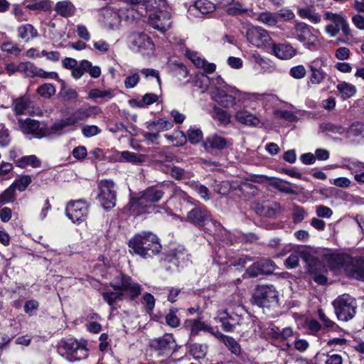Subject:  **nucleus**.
<instances>
[{"mask_svg":"<svg viewBox=\"0 0 364 364\" xmlns=\"http://www.w3.org/2000/svg\"><path fill=\"white\" fill-rule=\"evenodd\" d=\"M0 48L1 51L11 55H18L21 52L20 48L13 42H5L1 44Z\"/></svg>","mask_w":364,"mask_h":364,"instance_id":"obj_60","label":"nucleus"},{"mask_svg":"<svg viewBox=\"0 0 364 364\" xmlns=\"http://www.w3.org/2000/svg\"><path fill=\"white\" fill-rule=\"evenodd\" d=\"M318 316L321 321L323 323V327L326 329H335L338 325L331 320L321 309L318 310Z\"/></svg>","mask_w":364,"mask_h":364,"instance_id":"obj_59","label":"nucleus"},{"mask_svg":"<svg viewBox=\"0 0 364 364\" xmlns=\"http://www.w3.org/2000/svg\"><path fill=\"white\" fill-rule=\"evenodd\" d=\"M75 124V121L72 119L71 117H68L65 119H62L55 123H54L51 127V129L54 132H63L68 127Z\"/></svg>","mask_w":364,"mask_h":364,"instance_id":"obj_48","label":"nucleus"},{"mask_svg":"<svg viewBox=\"0 0 364 364\" xmlns=\"http://www.w3.org/2000/svg\"><path fill=\"white\" fill-rule=\"evenodd\" d=\"M195 7L203 14L211 13L215 10V6L208 0H197Z\"/></svg>","mask_w":364,"mask_h":364,"instance_id":"obj_43","label":"nucleus"},{"mask_svg":"<svg viewBox=\"0 0 364 364\" xmlns=\"http://www.w3.org/2000/svg\"><path fill=\"white\" fill-rule=\"evenodd\" d=\"M202 146L208 152L214 150L220 151L228 146V141L220 135L213 134L206 137Z\"/></svg>","mask_w":364,"mask_h":364,"instance_id":"obj_19","label":"nucleus"},{"mask_svg":"<svg viewBox=\"0 0 364 364\" xmlns=\"http://www.w3.org/2000/svg\"><path fill=\"white\" fill-rule=\"evenodd\" d=\"M148 23L153 28L164 33L171 28L172 23L171 15L166 10L156 11L149 15Z\"/></svg>","mask_w":364,"mask_h":364,"instance_id":"obj_13","label":"nucleus"},{"mask_svg":"<svg viewBox=\"0 0 364 364\" xmlns=\"http://www.w3.org/2000/svg\"><path fill=\"white\" fill-rule=\"evenodd\" d=\"M98 200L102 206L109 210L116 205L117 191L115 183L112 180H102L98 185Z\"/></svg>","mask_w":364,"mask_h":364,"instance_id":"obj_7","label":"nucleus"},{"mask_svg":"<svg viewBox=\"0 0 364 364\" xmlns=\"http://www.w3.org/2000/svg\"><path fill=\"white\" fill-rule=\"evenodd\" d=\"M75 6L69 0L58 1L54 7V11L63 17H70L74 15Z\"/></svg>","mask_w":364,"mask_h":364,"instance_id":"obj_24","label":"nucleus"},{"mask_svg":"<svg viewBox=\"0 0 364 364\" xmlns=\"http://www.w3.org/2000/svg\"><path fill=\"white\" fill-rule=\"evenodd\" d=\"M18 166L24 168L28 165L31 166L33 168H38L41 165V160L35 155H29L23 156L16 161Z\"/></svg>","mask_w":364,"mask_h":364,"instance_id":"obj_35","label":"nucleus"},{"mask_svg":"<svg viewBox=\"0 0 364 364\" xmlns=\"http://www.w3.org/2000/svg\"><path fill=\"white\" fill-rule=\"evenodd\" d=\"M336 88L341 95L343 99L346 100L353 97L356 92L355 87L346 82L338 83Z\"/></svg>","mask_w":364,"mask_h":364,"instance_id":"obj_36","label":"nucleus"},{"mask_svg":"<svg viewBox=\"0 0 364 364\" xmlns=\"http://www.w3.org/2000/svg\"><path fill=\"white\" fill-rule=\"evenodd\" d=\"M275 264L270 259H262L254 262L245 271L249 278H255L259 275L270 274L275 269Z\"/></svg>","mask_w":364,"mask_h":364,"instance_id":"obj_15","label":"nucleus"},{"mask_svg":"<svg viewBox=\"0 0 364 364\" xmlns=\"http://www.w3.org/2000/svg\"><path fill=\"white\" fill-rule=\"evenodd\" d=\"M59 95L65 101L76 100L78 97L76 90L65 85L64 82L62 84Z\"/></svg>","mask_w":364,"mask_h":364,"instance_id":"obj_38","label":"nucleus"},{"mask_svg":"<svg viewBox=\"0 0 364 364\" xmlns=\"http://www.w3.org/2000/svg\"><path fill=\"white\" fill-rule=\"evenodd\" d=\"M129 42L132 48L143 55H149L154 50L151 39L143 32H134L129 36Z\"/></svg>","mask_w":364,"mask_h":364,"instance_id":"obj_10","label":"nucleus"},{"mask_svg":"<svg viewBox=\"0 0 364 364\" xmlns=\"http://www.w3.org/2000/svg\"><path fill=\"white\" fill-rule=\"evenodd\" d=\"M272 50L274 55L282 60L290 59L296 53V50L291 45L286 43H272Z\"/></svg>","mask_w":364,"mask_h":364,"instance_id":"obj_22","label":"nucleus"},{"mask_svg":"<svg viewBox=\"0 0 364 364\" xmlns=\"http://www.w3.org/2000/svg\"><path fill=\"white\" fill-rule=\"evenodd\" d=\"M38 93L44 98H50L55 92V87L50 83H45L37 89Z\"/></svg>","mask_w":364,"mask_h":364,"instance_id":"obj_57","label":"nucleus"},{"mask_svg":"<svg viewBox=\"0 0 364 364\" xmlns=\"http://www.w3.org/2000/svg\"><path fill=\"white\" fill-rule=\"evenodd\" d=\"M18 124L19 129L25 134H30L36 138H42L46 135L45 126L37 120L30 118L19 119Z\"/></svg>","mask_w":364,"mask_h":364,"instance_id":"obj_14","label":"nucleus"},{"mask_svg":"<svg viewBox=\"0 0 364 364\" xmlns=\"http://www.w3.org/2000/svg\"><path fill=\"white\" fill-rule=\"evenodd\" d=\"M121 157L124 161L134 164H140L143 162V156L141 155L129 151L121 152Z\"/></svg>","mask_w":364,"mask_h":364,"instance_id":"obj_47","label":"nucleus"},{"mask_svg":"<svg viewBox=\"0 0 364 364\" xmlns=\"http://www.w3.org/2000/svg\"><path fill=\"white\" fill-rule=\"evenodd\" d=\"M243 309L240 306L237 308V316L238 317L237 325L243 327V329L247 330L250 327L252 322V318L249 315H242Z\"/></svg>","mask_w":364,"mask_h":364,"instance_id":"obj_44","label":"nucleus"},{"mask_svg":"<svg viewBox=\"0 0 364 364\" xmlns=\"http://www.w3.org/2000/svg\"><path fill=\"white\" fill-rule=\"evenodd\" d=\"M105 26L109 29H118L121 23V18L117 12L106 10L105 14Z\"/></svg>","mask_w":364,"mask_h":364,"instance_id":"obj_27","label":"nucleus"},{"mask_svg":"<svg viewBox=\"0 0 364 364\" xmlns=\"http://www.w3.org/2000/svg\"><path fill=\"white\" fill-rule=\"evenodd\" d=\"M171 68L176 77H177L178 80L184 79L188 75L186 67L181 63H172Z\"/></svg>","mask_w":364,"mask_h":364,"instance_id":"obj_54","label":"nucleus"},{"mask_svg":"<svg viewBox=\"0 0 364 364\" xmlns=\"http://www.w3.org/2000/svg\"><path fill=\"white\" fill-rule=\"evenodd\" d=\"M89 205L84 200L69 202L65 208L67 217L75 224H80L87 219Z\"/></svg>","mask_w":364,"mask_h":364,"instance_id":"obj_8","label":"nucleus"},{"mask_svg":"<svg viewBox=\"0 0 364 364\" xmlns=\"http://www.w3.org/2000/svg\"><path fill=\"white\" fill-rule=\"evenodd\" d=\"M289 184V182L286 181H282V180H275L272 182L271 185L274 188L277 189L280 192L289 193V194H294L296 193V191L292 189L290 186L288 185Z\"/></svg>","mask_w":364,"mask_h":364,"instance_id":"obj_52","label":"nucleus"},{"mask_svg":"<svg viewBox=\"0 0 364 364\" xmlns=\"http://www.w3.org/2000/svg\"><path fill=\"white\" fill-rule=\"evenodd\" d=\"M309 67L311 71V74L309 77V83H311L312 85L321 84L326 77V73L322 69L318 68L315 62L309 65Z\"/></svg>","mask_w":364,"mask_h":364,"instance_id":"obj_28","label":"nucleus"},{"mask_svg":"<svg viewBox=\"0 0 364 364\" xmlns=\"http://www.w3.org/2000/svg\"><path fill=\"white\" fill-rule=\"evenodd\" d=\"M185 326L189 328L191 337L197 336L200 331H206L209 329V327L202 321L201 317L193 320H186Z\"/></svg>","mask_w":364,"mask_h":364,"instance_id":"obj_26","label":"nucleus"},{"mask_svg":"<svg viewBox=\"0 0 364 364\" xmlns=\"http://www.w3.org/2000/svg\"><path fill=\"white\" fill-rule=\"evenodd\" d=\"M17 33L18 37L25 42H28L38 36L37 29L30 23H26L18 26L17 28Z\"/></svg>","mask_w":364,"mask_h":364,"instance_id":"obj_25","label":"nucleus"},{"mask_svg":"<svg viewBox=\"0 0 364 364\" xmlns=\"http://www.w3.org/2000/svg\"><path fill=\"white\" fill-rule=\"evenodd\" d=\"M186 221L200 227L205 225L209 222H213L215 226H220L216 221H213L210 212L203 205H196L192 208L187 213Z\"/></svg>","mask_w":364,"mask_h":364,"instance_id":"obj_11","label":"nucleus"},{"mask_svg":"<svg viewBox=\"0 0 364 364\" xmlns=\"http://www.w3.org/2000/svg\"><path fill=\"white\" fill-rule=\"evenodd\" d=\"M129 247L143 258L157 255L161 249L158 237L151 232H142L134 235L129 242Z\"/></svg>","mask_w":364,"mask_h":364,"instance_id":"obj_2","label":"nucleus"},{"mask_svg":"<svg viewBox=\"0 0 364 364\" xmlns=\"http://www.w3.org/2000/svg\"><path fill=\"white\" fill-rule=\"evenodd\" d=\"M346 272L351 278L364 282V258L353 257L351 262L346 267Z\"/></svg>","mask_w":364,"mask_h":364,"instance_id":"obj_18","label":"nucleus"},{"mask_svg":"<svg viewBox=\"0 0 364 364\" xmlns=\"http://www.w3.org/2000/svg\"><path fill=\"white\" fill-rule=\"evenodd\" d=\"M187 137L191 144H196L201 141L203 134L200 129L191 127L187 132Z\"/></svg>","mask_w":364,"mask_h":364,"instance_id":"obj_45","label":"nucleus"},{"mask_svg":"<svg viewBox=\"0 0 364 364\" xmlns=\"http://www.w3.org/2000/svg\"><path fill=\"white\" fill-rule=\"evenodd\" d=\"M335 314L338 321L347 322L356 314V300L348 294L338 296L332 302Z\"/></svg>","mask_w":364,"mask_h":364,"instance_id":"obj_3","label":"nucleus"},{"mask_svg":"<svg viewBox=\"0 0 364 364\" xmlns=\"http://www.w3.org/2000/svg\"><path fill=\"white\" fill-rule=\"evenodd\" d=\"M257 19L259 21L269 26H275L277 23L276 15L270 12H262L259 14Z\"/></svg>","mask_w":364,"mask_h":364,"instance_id":"obj_55","label":"nucleus"},{"mask_svg":"<svg viewBox=\"0 0 364 364\" xmlns=\"http://www.w3.org/2000/svg\"><path fill=\"white\" fill-rule=\"evenodd\" d=\"M322 128L323 131L333 134H338L340 135L346 133V128L340 124H336L332 122H327L323 124Z\"/></svg>","mask_w":364,"mask_h":364,"instance_id":"obj_56","label":"nucleus"},{"mask_svg":"<svg viewBox=\"0 0 364 364\" xmlns=\"http://www.w3.org/2000/svg\"><path fill=\"white\" fill-rule=\"evenodd\" d=\"M239 90L230 87L229 88L215 93V100L223 107H233L238 102Z\"/></svg>","mask_w":364,"mask_h":364,"instance_id":"obj_17","label":"nucleus"},{"mask_svg":"<svg viewBox=\"0 0 364 364\" xmlns=\"http://www.w3.org/2000/svg\"><path fill=\"white\" fill-rule=\"evenodd\" d=\"M16 188L12 184L0 194V204H5L13 202L16 198Z\"/></svg>","mask_w":364,"mask_h":364,"instance_id":"obj_49","label":"nucleus"},{"mask_svg":"<svg viewBox=\"0 0 364 364\" xmlns=\"http://www.w3.org/2000/svg\"><path fill=\"white\" fill-rule=\"evenodd\" d=\"M323 17L326 20L331 21L334 26L340 28L342 24L346 21V18L340 14H334L330 11H326Z\"/></svg>","mask_w":364,"mask_h":364,"instance_id":"obj_51","label":"nucleus"},{"mask_svg":"<svg viewBox=\"0 0 364 364\" xmlns=\"http://www.w3.org/2000/svg\"><path fill=\"white\" fill-rule=\"evenodd\" d=\"M12 106L16 114H26L29 109L30 100L27 97L17 98L14 100Z\"/></svg>","mask_w":364,"mask_h":364,"instance_id":"obj_31","label":"nucleus"},{"mask_svg":"<svg viewBox=\"0 0 364 364\" xmlns=\"http://www.w3.org/2000/svg\"><path fill=\"white\" fill-rule=\"evenodd\" d=\"M291 37L295 38L309 50L315 49L318 45V40L309 26L304 22H296L291 31Z\"/></svg>","mask_w":364,"mask_h":364,"instance_id":"obj_6","label":"nucleus"},{"mask_svg":"<svg viewBox=\"0 0 364 364\" xmlns=\"http://www.w3.org/2000/svg\"><path fill=\"white\" fill-rule=\"evenodd\" d=\"M274 114L277 118L284 119L289 122H294L296 119V115L288 110L277 109L274 111Z\"/></svg>","mask_w":364,"mask_h":364,"instance_id":"obj_64","label":"nucleus"},{"mask_svg":"<svg viewBox=\"0 0 364 364\" xmlns=\"http://www.w3.org/2000/svg\"><path fill=\"white\" fill-rule=\"evenodd\" d=\"M114 96V90L111 89L102 90L100 89H92L88 93V98L96 100L101 98L105 101L111 100Z\"/></svg>","mask_w":364,"mask_h":364,"instance_id":"obj_33","label":"nucleus"},{"mask_svg":"<svg viewBox=\"0 0 364 364\" xmlns=\"http://www.w3.org/2000/svg\"><path fill=\"white\" fill-rule=\"evenodd\" d=\"M113 291L106 290L102 293L103 299L111 306L124 299L127 295L131 301L138 297L142 291L141 286L127 275L120 274L111 282Z\"/></svg>","mask_w":364,"mask_h":364,"instance_id":"obj_1","label":"nucleus"},{"mask_svg":"<svg viewBox=\"0 0 364 364\" xmlns=\"http://www.w3.org/2000/svg\"><path fill=\"white\" fill-rule=\"evenodd\" d=\"M187 55L195 65L203 68L205 72L213 73L215 70L216 65L214 63L206 62L204 59L198 57L196 53H188Z\"/></svg>","mask_w":364,"mask_h":364,"instance_id":"obj_29","label":"nucleus"},{"mask_svg":"<svg viewBox=\"0 0 364 364\" xmlns=\"http://www.w3.org/2000/svg\"><path fill=\"white\" fill-rule=\"evenodd\" d=\"M173 126V123L171 121L164 119H159L156 122L150 123L147 128L151 132H157L159 133L161 132L171 129Z\"/></svg>","mask_w":364,"mask_h":364,"instance_id":"obj_32","label":"nucleus"},{"mask_svg":"<svg viewBox=\"0 0 364 364\" xmlns=\"http://www.w3.org/2000/svg\"><path fill=\"white\" fill-rule=\"evenodd\" d=\"M26 7L30 10L49 11L51 9L50 1L49 0L33 1L26 5Z\"/></svg>","mask_w":364,"mask_h":364,"instance_id":"obj_40","label":"nucleus"},{"mask_svg":"<svg viewBox=\"0 0 364 364\" xmlns=\"http://www.w3.org/2000/svg\"><path fill=\"white\" fill-rule=\"evenodd\" d=\"M247 11V9H246L242 4L240 2H235L234 4L228 8L227 13L230 16H237L242 14H245Z\"/></svg>","mask_w":364,"mask_h":364,"instance_id":"obj_62","label":"nucleus"},{"mask_svg":"<svg viewBox=\"0 0 364 364\" xmlns=\"http://www.w3.org/2000/svg\"><path fill=\"white\" fill-rule=\"evenodd\" d=\"M213 117L219 122L220 124L226 125L230 122V114L221 108L215 107L213 109Z\"/></svg>","mask_w":364,"mask_h":364,"instance_id":"obj_37","label":"nucleus"},{"mask_svg":"<svg viewBox=\"0 0 364 364\" xmlns=\"http://www.w3.org/2000/svg\"><path fill=\"white\" fill-rule=\"evenodd\" d=\"M143 5L146 7L156 9L157 11L162 10L167 6L166 0H143Z\"/></svg>","mask_w":364,"mask_h":364,"instance_id":"obj_61","label":"nucleus"},{"mask_svg":"<svg viewBox=\"0 0 364 364\" xmlns=\"http://www.w3.org/2000/svg\"><path fill=\"white\" fill-rule=\"evenodd\" d=\"M32 179L28 175L21 176L12 183L14 188L21 192L24 191L31 183Z\"/></svg>","mask_w":364,"mask_h":364,"instance_id":"obj_46","label":"nucleus"},{"mask_svg":"<svg viewBox=\"0 0 364 364\" xmlns=\"http://www.w3.org/2000/svg\"><path fill=\"white\" fill-rule=\"evenodd\" d=\"M352 259L353 257L343 254H334L331 257V263L337 268H343L345 271L346 266Z\"/></svg>","mask_w":364,"mask_h":364,"instance_id":"obj_34","label":"nucleus"},{"mask_svg":"<svg viewBox=\"0 0 364 364\" xmlns=\"http://www.w3.org/2000/svg\"><path fill=\"white\" fill-rule=\"evenodd\" d=\"M145 200L151 205L159 202L164 196L163 186H152L141 193Z\"/></svg>","mask_w":364,"mask_h":364,"instance_id":"obj_21","label":"nucleus"},{"mask_svg":"<svg viewBox=\"0 0 364 364\" xmlns=\"http://www.w3.org/2000/svg\"><path fill=\"white\" fill-rule=\"evenodd\" d=\"M149 346L151 355L156 358L170 357L176 350V343L172 333L151 339Z\"/></svg>","mask_w":364,"mask_h":364,"instance_id":"obj_4","label":"nucleus"},{"mask_svg":"<svg viewBox=\"0 0 364 364\" xmlns=\"http://www.w3.org/2000/svg\"><path fill=\"white\" fill-rule=\"evenodd\" d=\"M36 67L31 63H21L18 65V72L24 73L28 77H33L35 75Z\"/></svg>","mask_w":364,"mask_h":364,"instance_id":"obj_58","label":"nucleus"},{"mask_svg":"<svg viewBox=\"0 0 364 364\" xmlns=\"http://www.w3.org/2000/svg\"><path fill=\"white\" fill-rule=\"evenodd\" d=\"M178 309L171 308L166 315V323L171 328H177L180 325V318L176 315Z\"/></svg>","mask_w":364,"mask_h":364,"instance_id":"obj_41","label":"nucleus"},{"mask_svg":"<svg viewBox=\"0 0 364 364\" xmlns=\"http://www.w3.org/2000/svg\"><path fill=\"white\" fill-rule=\"evenodd\" d=\"M154 208L155 206L149 203L141 194L137 198H132L127 205L129 213L133 215L149 213L151 210H154Z\"/></svg>","mask_w":364,"mask_h":364,"instance_id":"obj_16","label":"nucleus"},{"mask_svg":"<svg viewBox=\"0 0 364 364\" xmlns=\"http://www.w3.org/2000/svg\"><path fill=\"white\" fill-rule=\"evenodd\" d=\"M341 167L348 169L352 173H354L363 170L364 168V164L356 160L345 159Z\"/></svg>","mask_w":364,"mask_h":364,"instance_id":"obj_39","label":"nucleus"},{"mask_svg":"<svg viewBox=\"0 0 364 364\" xmlns=\"http://www.w3.org/2000/svg\"><path fill=\"white\" fill-rule=\"evenodd\" d=\"M223 343L232 352V353L238 355L241 352L240 344L232 337L223 336Z\"/></svg>","mask_w":364,"mask_h":364,"instance_id":"obj_50","label":"nucleus"},{"mask_svg":"<svg viewBox=\"0 0 364 364\" xmlns=\"http://www.w3.org/2000/svg\"><path fill=\"white\" fill-rule=\"evenodd\" d=\"M189 262L188 252L181 247L176 248L173 253V262L178 266H184Z\"/></svg>","mask_w":364,"mask_h":364,"instance_id":"obj_30","label":"nucleus"},{"mask_svg":"<svg viewBox=\"0 0 364 364\" xmlns=\"http://www.w3.org/2000/svg\"><path fill=\"white\" fill-rule=\"evenodd\" d=\"M306 74V68L302 65L294 66L289 70V75L294 79L297 80L304 78Z\"/></svg>","mask_w":364,"mask_h":364,"instance_id":"obj_63","label":"nucleus"},{"mask_svg":"<svg viewBox=\"0 0 364 364\" xmlns=\"http://www.w3.org/2000/svg\"><path fill=\"white\" fill-rule=\"evenodd\" d=\"M59 349L65 350V353L70 355L74 360H82L88 355L86 342L78 341L73 338L62 341Z\"/></svg>","mask_w":364,"mask_h":364,"instance_id":"obj_9","label":"nucleus"},{"mask_svg":"<svg viewBox=\"0 0 364 364\" xmlns=\"http://www.w3.org/2000/svg\"><path fill=\"white\" fill-rule=\"evenodd\" d=\"M277 291L273 286L258 287L252 297V303L260 308H270L278 304Z\"/></svg>","mask_w":364,"mask_h":364,"instance_id":"obj_5","label":"nucleus"},{"mask_svg":"<svg viewBox=\"0 0 364 364\" xmlns=\"http://www.w3.org/2000/svg\"><path fill=\"white\" fill-rule=\"evenodd\" d=\"M363 131L364 124L356 122L353 123L348 129H346V136H358L360 135Z\"/></svg>","mask_w":364,"mask_h":364,"instance_id":"obj_53","label":"nucleus"},{"mask_svg":"<svg viewBox=\"0 0 364 364\" xmlns=\"http://www.w3.org/2000/svg\"><path fill=\"white\" fill-rule=\"evenodd\" d=\"M236 93L238 95V102L242 104L256 102L262 97L259 93L242 92L240 90Z\"/></svg>","mask_w":364,"mask_h":364,"instance_id":"obj_42","label":"nucleus"},{"mask_svg":"<svg viewBox=\"0 0 364 364\" xmlns=\"http://www.w3.org/2000/svg\"><path fill=\"white\" fill-rule=\"evenodd\" d=\"M235 118L239 123L246 126L256 127L260 122L259 118L255 114L244 109L237 111L235 114Z\"/></svg>","mask_w":364,"mask_h":364,"instance_id":"obj_23","label":"nucleus"},{"mask_svg":"<svg viewBox=\"0 0 364 364\" xmlns=\"http://www.w3.org/2000/svg\"><path fill=\"white\" fill-rule=\"evenodd\" d=\"M100 112L101 109L98 107L85 105L76 109L70 117L75 121V124L80 121H84L88 117L95 116Z\"/></svg>","mask_w":364,"mask_h":364,"instance_id":"obj_20","label":"nucleus"},{"mask_svg":"<svg viewBox=\"0 0 364 364\" xmlns=\"http://www.w3.org/2000/svg\"><path fill=\"white\" fill-rule=\"evenodd\" d=\"M246 38L250 43L257 48L265 47L272 41L267 31L259 26L249 27L246 32Z\"/></svg>","mask_w":364,"mask_h":364,"instance_id":"obj_12","label":"nucleus"}]
</instances>
